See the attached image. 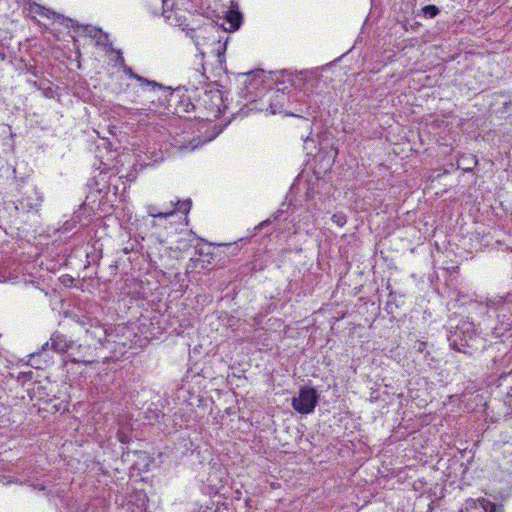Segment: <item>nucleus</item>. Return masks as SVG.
<instances>
[{
	"instance_id": "nucleus-1",
	"label": "nucleus",
	"mask_w": 512,
	"mask_h": 512,
	"mask_svg": "<svg viewBox=\"0 0 512 512\" xmlns=\"http://www.w3.org/2000/svg\"><path fill=\"white\" fill-rule=\"evenodd\" d=\"M450 346L464 354L472 355L482 345V338L477 335L474 324L463 321L448 335Z\"/></svg>"
},
{
	"instance_id": "nucleus-11",
	"label": "nucleus",
	"mask_w": 512,
	"mask_h": 512,
	"mask_svg": "<svg viewBox=\"0 0 512 512\" xmlns=\"http://www.w3.org/2000/svg\"><path fill=\"white\" fill-rule=\"evenodd\" d=\"M512 363V354L505 353L502 355H495L492 358V367L496 370H500L502 368H506Z\"/></svg>"
},
{
	"instance_id": "nucleus-26",
	"label": "nucleus",
	"mask_w": 512,
	"mask_h": 512,
	"mask_svg": "<svg viewBox=\"0 0 512 512\" xmlns=\"http://www.w3.org/2000/svg\"><path fill=\"white\" fill-rule=\"evenodd\" d=\"M82 326H85L86 322L84 320L78 321Z\"/></svg>"
},
{
	"instance_id": "nucleus-4",
	"label": "nucleus",
	"mask_w": 512,
	"mask_h": 512,
	"mask_svg": "<svg viewBox=\"0 0 512 512\" xmlns=\"http://www.w3.org/2000/svg\"><path fill=\"white\" fill-rule=\"evenodd\" d=\"M170 206L172 207L171 210L162 211L155 205H148L147 213L149 216L159 219H167L173 216L176 212L183 213L187 216L191 209L192 201L191 199L180 200L176 198L175 200L170 201Z\"/></svg>"
},
{
	"instance_id": "nucleus-14",
	"label": "nucleus",
	"mask_w": 512,
	"mask_h": 512,
	"mask_svg": "<svg viewBox=\"0 0 512 512\" xmlns=\"http://www.w3.org/2000/svg\"><path fill=\"white\" fill-rule=\"evenodd\" d=\"M422 13L427 18H434L440 13V9L435 5H427L422 8Z\"/></svg>"
},
{
	"instance_id": "nucleus-3",
	"label": "nucleus",
	"mask_w": 512,
	"mask_h": 512,
	"mask_svg": "<svg viewBox=\"0 0 512 512\" xmlns=\"http://www.w3.org/2000/svg\"><path fill=\"white\" fill-rule=\"evenodd\" d=\"M292 96L279 89L273 91L269 96L268 110L271 114H284L294 116L292 110Z\"/></svg>"
},
{
	"instance_id": "nucleus-19",
	"label": "nucleus",
	"mask_w": 512,
	"mask_h": 512,
	"mask_svg": "<svg viewBox=\"0 0 512 512\" xmlns=\"http://www.w3.org/2000/svg\"><path fill=\"white\" fill-rule=\"evenodd\" d=\"M280 214V212H278L277 214L273 215V219L271 218H268L264 221H262L258 226L255 227V230H261L263 229L264 227H266L267 225L271 224L272 221H274L275 219H277L278 215Z\"/></svg>"
},
{
	"instance_id": "nucleus-25",
	"label": "nucleus",
	"mask_w": 512,
	"mask_h": 512,
	"mask_svg": "<svg viewBox=\"0 0 512 512\" xmlns=\"http://www.w3.org/2000/svg\"><path fill=\"white\" fill-rule=\"evenodd\" d=\"M71 362L79 363V362H80V360H78V359H76V358H72V359H71Z\"/></svg>"
},
{
	"instance_id": "nucleus-2",
	"label": "nucleus",
	"mask_w": 512,
	"mask_h": 512,
	"mask_svg": "<svg viewBox=\"0 0 512 512\" xmlns=\"http://www.w3.org/2000/svg\"><path fill=\"white\" fill-rule=\"evenodd\" d=\"M319 394L314 387L304 386L299 389L297 397L292 399V407L301 414H310L314 411Z\"/></svg>"
},
{
	"instance_id": "nucleus-6",
	"label": "nucleus",
	"mask_w": 512,
	"mask_h": 512,
	"mask_svg": "<svg viewBox=\"0 0 512 512\" xmlns=\"http://www.w3.org/2000/svg\"><path fill=\"white\" fill-rule=\"evenodd\" d=\"M462 508L464 512H504L502 504L491 502L483 497L467 499Z\"/></svg>"
},
{
	"instance_id": "nucleus-22",
	"label": "nucleus",
	"mask_w": 512,
	"mask_h": 512,
	"mask_svg": "<svg viewBox=\"0 0 512 512\" xmlns=\"http://www.w3.org/2000/svg\"><path fill=\"white\" fill-rule=\"evenodd\" d=\"M200 261H201V260H200V259H198V258H196V259L191 258V259H190L189 267H191L192 269L197 268V264H198Z\"/></svg>"
},
{
	"instance_id": "nucleus-15",
	"label": "nucleus",
	"mask_w": 512,
	"mask_h": 512,
	"mask_svg": "<svg viewBox=\"0 0 512 512\" xmlns=\"http://www.w3.org/2000/svg\"><path fill=\"white\" fill-rule=\"evenodd\" d=\"M161 3H162V15L166 18V19H170L171 15L168 14L172 11V8L174 6V1L173 0H160Z\"/></svg>"
},
{
	"instance_id": "nucleus-9",
	"label": "nucleus",
	"mask_w": 512,
	"mask_h": 512,
	"mask_svg": "<svg viewBox=\"0 0 512 512\" xmlns=\"http://www.w3.org/2000/svg\"><path fill=\"white\" fill-rule=\"evenodd\" d=\"M70 27L75 29V32L80 36H87L94 39L97 33L100 31L99 28L92 25H80L78 22L69 19Z\"/></svg>"
},
{
	"instance_id": "nucleus-13",
	"label": "nucleus",
	"mask_w": 512,
	"mask_h": 512,
	"mask_svg": "<svg viewBox=\"0 0 512 512\" xmlns=\"http://www.w3.org/2000/svg\"><path fill=\"white\" fill-rule=\"evenodd\" d=\"M86 333L95 338L98 342H102L106 339V331L98 323L95 325L91 324L89 329H86Z\"/></svg>"
},
{
	"instance_id": "nucleus-27",
	"label": "nucleus",
	"mask_w": 512,
	"mask_h": 512,
	"mask_svg": "<svg viewBox=\"0 0 512 512\" xmlns=\"http://www.w3.org/2000/svg\"><path fill=\"white\" fill-rule=\"evenodd\" d=\"M30 4H34V2H32V0H28Z\"/></svg>"
},
{
	"instance_id": "nucleus-21",
	"label": "nucleus",
	"mask_w": 512,
	"mask_h": 512,
	"mask_svg": "<svg viewBox=\"0 0 512 512\" xmlns=\"http://www.w3.org/2000/svg\"><path fill=\"white\" fill-rule=\"evenodd\" d=\"M114 52L117 54V59H116V63H117V65H119V66H121V67L125 66V65H126V64H125V60H124V57L122 56L121 51H120V50H116V49H115V51H114Z\"/></svg>"
},
{
	"instance_id": "nucleus-12",
	"label": "nucleus",
	"mask_w": 512,
	"mask_h": 512,
	"mask_svg": "<svg viewBox=\"0 0 512 512\" xmlns=\"http://www.w3.org/2000/svg\"><path fill=\"white\" fill-rule=\"evenodd\" d=\"M94 39L96 41V46L103 48L106 52L115 51L112 47V43L109 41L108 34L104 33L101 29Z\"/></svg>"
},
{
	"instance_id": "nucleus-5",
	"label": "nucleus",
	"mask_w": 512,
	"mask_h": 512,
	"mask_svg": "<svg viewBox=\"0 0 512 512\" xmlns=\"http://www.w3.org/2000/svg\"><path fill=\"white\" fill-rule=\"evenodd\" d=\"M43 196L34 186L28 188L18 199L16 209L23 212L38 211L42 205Z\"/></svg>"
},
{
	"instance_id": "nucleus-28",
	"label": "nucleus",
	"mask_w": 512,
	"mask_h": 512,
	"mask_svg": "<svg viewBox=\"0 0 512 512\" xmlns=\"http://www.w3.org/2000/svg\"><path fill=\"white\" fill-rule=\"evenodd\" d=\"M459 512H464L463 508H461Z\"/></svg>"
},
{
	"instance_id": "nucleus-18",
	"label": "nucleus",
	"mask_w": 512,
	"mask_h": 512,
	"mask_svg": "<svg viewBox=\"0 0 512 512\" xmlns=\"http://www.w3.org/2000/svg\"><path fill=\"white\" fill-rule=\"evenodd\" d=\"M32 377H33V371H31V370H29V371H22V372H20L18 374L17 381L21 385H24L26 382L31 381Z\"/></svg>"
},
{
	"instance_id": "nucleus-7",
	"label": "nucleus",
	"mask_w": 512,
	"mask_h": 512,
	"mask_svg": "<svg viewBox=\"0 0 512 512\" xmlns=\"http://www.w3.org/2000/svg\"><path fill=\"white\" fill-rule=\"evenodd\" d=\"M51 346V349L56 351L57 353H67L69 350L77 347L78 349L81 345H76L75 341L67 339V337L60 333L52 334L50 338V343L46 342L42 349L46 350L48 346Z\"/></svg>"
},
{
	"instance_id": "nucleus-16",
	"label": "nucleus",
	"mask_w": 512,
	"mask_h": 512,
	"mask_svg": "<svg viewBox=\"0 0 512 512\" xmlns=\"http://www.w3.org/2000/svg\"><path fill=\"white\" fill-rule=\"evenodd\" d=\"M331 220L338 227H343L347 223V217L344 213L339 212L332 215Z\"/></svg>"
},
{
	"instance_id": "nucleus-20",
	"label": "nucleus",
	"mask_w": 512,
	"mask_h": 512,
	"mask_svg": "<svg viewBox=\"0 0 512 512\" xmlns=\"http://www.w3.org/2000/svg\"><path fill=\"white\" fill-rule=\"evenodd\" d=\"M413 347H414L415 351L422 353L425 351V349L427 347V343L425 341L417 340Z\"/></svg>"
},
{
	"instance_id": "nucleus-24",
	"label": "nucleus",
	"mask_w": 512,
	"mask_h": 512,
	"mask_svg": "<svg viewBox=\"0 0 512 512\" xmlns=\"http://www.w3.org/2000/svg\"><path fill=\"white\" fill-rule=\"evenodd\" d=\"M6 59V54L4 51H0V61H4Z\"/></svg>"
},
{
	"instance_id": "nucleus-8",
	"label": "nucleus",
	"mask_w": 512,
	"mask_h": 512,
	"mask_svg": "<svg viewBox=\"0 0 512 512\" xmlns=\"http://www.w3.org/2000/svg\"><path fill=\"white\" fill-rule=\"evenodd\" d=\"M122 68L126 75H128L130 78L135 79L138 82H140L142 86L151 87L152 90L164 88V86L162 84H160L156 81H153V80H148V79L134 73L132 68L127 65L123 66Z\"/></svg>"
},
{
	"instance_id": "nucleus-23",
	"label": "nucleus",
	"mask_w": 512,
	"mask_h": 512,
	"mask_svg": "<svg viewBox=\"0 0 512 512\" xmlns=\"http://www.w3.org/2000/svg\"><path fill=\"white\" fill-rule=\"evenodd\" d=\"M171 209H172V207L170 206V202H169V203H165L163 205V210L162 211L171 210Z\"/></svg>"
},
{
	"instance_id": "nucleus-10",
	"label": "nucleus",
	"mask_w": 512,
	"mask_h": 512,
	"mask_svg": "<svg viewBox=\"0 0 512 512\" xmlns=\"http://www.w3.org/2000/svg\"><path fill=\"white\" fill-rule=\"evenodd\" d=\"M225 23L229 25L228 28L223 25L225 30L235 31L239 29L242 23L241 13L238 11L230 10L225 17Z\"/></svg>"
},
{
	"instance_id": "nucleus-17",
	"label": "nucleus",
	"mask_w": 512,
	"mask_h": 512,
	"mask_svg": "<svg viewBox=\"0 0 512 512\" xmlns=\"http://www.w3.org/2000/svg\"><path fill=\"white\" fill-rule=\"evenodd\" d=\"M225 50H226V42L222 44V43L220 42V40H219V41L217 42V47H216V48H214V50H213V51L216 53V56H217L218 61H219L220 63H222V62H223V60H224V52H225Z\"/></svg>"
}]
</instances>
